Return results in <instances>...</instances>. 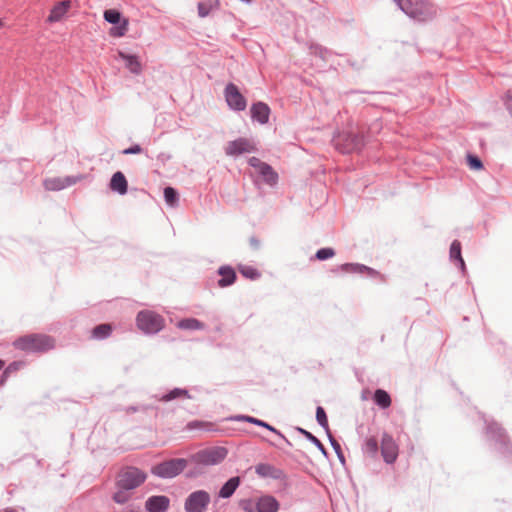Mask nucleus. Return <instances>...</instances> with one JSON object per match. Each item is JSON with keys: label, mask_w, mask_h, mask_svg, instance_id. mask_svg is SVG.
<instances>
[{"label": "nucleus", "mask_w": 512, "mask_h": 512, "mask_svg": "<svg viewBox=\"0 0 512 512\" xmlns=\"http://www.w3.org/2000/svg\"><path fill=\"white\" fill-rule=\"evenodd\" d=\"M409 17L428 21L436 15L435 7L428 0H394Z\"/></svg>", "instance_id": "obj_1"}, {"label": "nucleus", "mask_w": 512, "mask_h": 512, "mask_svg": "<svg viewBox=\"0 0 512 512\" xmlns=\"http://www.w3.org/2000/svg\"><path fill=\"white\" fill-rule=\"evenodd\" d=\"M54 340L43 334H29L19 337L13 346L24 352H45L54 348Z\"/></svg>", "instance_id": "obj_2"}, {"label": "nucleus", "mask_w": 512, "mask_h": 512, "mask_svg": "<svg viewBox=\"0 0 512 512\" xmlns=\"http://www.w3.org/2000/svg\"><path fill=\"white\" fill-rule=\"evenodd\" d=\"M227 456V449L224 447H209L198 451L191 456V461L204 466H211L221 463Z\"/></svg>", "instance_id": "obj_3"}, {"label": "nucleus", "mask_w": 512, "mask_h": 512, "mask_svg": "<svg viewBox=\"0 0 512 512\" xmlns=\"http://www.w3.org/2000/svg\"><path fill=\"white\" fill-rule=\"evenodd\" d=\"M137 326L145 333H157L164 327V318L153 311H141L137 315Z\"/></svg>", "instance_id": "obj_4"}, {"label": "nucleus", "mask_w": 512, "mask_h": 512, "mask_svg": "<svg viewBox=\"0 0 512 512\" xmlns=\"http://www.w3.org/2000/svg\"><path fill=\"white\" fill-rule=\"evenodd\" d=\"M146 474L135 467H129L120 472L117 487L124 490H133L146 480Z\"/></svg>", "instance_id": "obj_5"}, {"label": "nucleus", "mask_w": 512, "mask_h": 512, "mask_svg": "<svg viewBox=\"0 0 512 512\" xmlns=\"http://www.w3.org/2000/svg\"><path fill=\"white\" fill-rule=\"evenodd\" d=\"M187 467V460L183 458L170 459L152 468V473L162 478H173Z\"/></svg>", "instance_id": "obj_6"}, {"label": "nucleus", "mask_w": 512, "mask_h": 512, "mask_svg": "<svg viewBox=\"0 0 512 512\" xmlns=\"http://www.w3.org/2000/svg\"><path fill=\"white\" fill-rule=\"evenodd\" d=\"M211 502L210 494L205 490H197L188 495L184 508L186 512H205Z\"/></svg>", "instance_id": "obj_7"}, {"label": "nucleus", "mask_w": 512, "mask_h": 512, "mask_svg": "<svg viewBox=\"0 0 512 512\" xmlns=\"http://www.w3.org/2000/svg\"><path fill=\"white\" fill-rule=\"evenodd\" d=\"M224 150L227 156L237 157L242 154L254 152L256 150V146L251 139L240 137L227 142Z\"/></svg>", "instance_id": "obj_8"}, {"label": "nucleus", "mask_w": 512, "mask_h": 512, "mask_svg": "<svg viewBox=\"0 0 512 512\" xmlns=\"http://www.w3.org/2000/svg\"><path fill=\"white\" fill-rule=\"evenodd\" d=\"M104 19L112 24H117L109 31L112 37H122L128 30V20L122 19L121 13L115 9H108L104 12Z\"/></svg>", "instance_id": "obj_9"}, {"label": "nucleus", "mask_w": 512, "mask_h": 512, "mask_svg": "<svg viewBox=\"0 0 512 512\" xmlns=\"http://www.w3.org/2000/svg\"><path fill=\"white\" fill-rule=\"evenodd\" d=\"M249 164L255 169V172L262 176L263 180L269 185H275L278 180V174L273 168L265 162H262L259 158L251 157Z\"/></svg>", "instance_id": "obj_10"}, {"label": "nucleus", "mask_w": 512, "mask_h": 512, "mask_svg": "<svg viewBox=\"0 0 512 512\" xmlns=\"http://www.w3.org/2000/svg\"><path fill=\"white\" fill-rule=\"evenodd\" d=\"M399 448L393 437L388 433H383L381 438V454L384 461L388 464L394 463L398 457Z\"/></svg>", "instance_id": "obj_11"}, {"label": "nucleus", "mask_w": 512, "mask_h": 512, "mask_svg": "<svg viewBox=\"0 0 512 512\" xmlns=\"http://www.w3.org/2000/svg\"><path fill=\"white\" fill-rule=\"evenodd\" d=\"M225 98L228 106L237 111H242L246 108V100L239 92L236 85L230 83L225 88Z\"/></svg>", "instance_id": "obj_12"}, {"label": "nucleus", "mask_w": 512, "mask_h": 512, "mask_svg": "<svg viewBox=\"0 0 512 512\" xmlns=\"http://www.w3.org/2000/svg\"><path fill=\"white\" fill-rule=\"evenodd\" d=\"M336 145L343 152L348 153L360 147L361 138L353 133H342L337 137Z\"/></svg>", "instance_id": "obj_13"}, {"label": "nucleus", "mask_w": 512, "mask_h": 512, "mask_svg": "<svg viewBox=\"0 0 512 512\" xmlns=\"http://www.w3.org/2000/svg\"><path fill=\"white\" fill-rule=\"evenodd\" d=\"M71 8V1L64 0L56 3L50 10V14L47 17L48 23H56L61 21Z\"/></svg>", "instance_id": "obj_14"}, {"label": "nucleus", "mask_w": 512, "mask_h": 512, "mask_svg": "<svg viewBox=\"0 0 512 512\" xmlns=\"http://www.w3.org/2000/svg\"><path fill=\"white\" fill-rule=\"evenodd\" d=\"M250 112L252 119L258 121L261 124H266L269 120L270 108L263 102H257L253 104Z\"/></svg>", "instance_id": "obj_15"}, {"label": "nucleus", "mask_w": 512, "mask_h": 512, "mask_svg": "<svg viewBox=\"0 0 512 512\" xmlns=\"http://www.w3.org/2000/svg\"><path fill=\"white\" fill-rule=\"evenodd\" d=\"M169 503L166 496H152L146 501L145 507L149 512H165Z\"/></svg>", "instance_id": "obj_16"}, {"label": "nucleus", "mask_w": 512, "mask_h": 512, "mask_svg": "<svg viewBox=\"0 0 512 512\" xmlns=\"http://www.w3.org/2000/svg\"><path fill=\"white\" fill-rule=\"evenodd\" d=\"M76 183V180L71 177L64 178H50L45 180L44 185L46 189L57 191L62 190Z\"/></svg>", "instance_id": "obj_17"}, {"label": "nucleus", "mask_w": 512, "mask_h": 512, "mask_svg": "<svg viewBox=\"0 0 512 512\" xmlns=\"http://www.w3.org/2000/svg\"><path fill=\"white\" fill-rule=\"evenodd\" d=\"M278 509L279 503L272 496H263L256 502L257 512H277Z\"/></svg>", "instance_id": "obj_18"}, {"label": "nucleus", "mask_w": 512, "mask_h": 512, "mask_svg": "<svg viewBox=\"0 0 512 512\" xmlns=\"http://www.w3.org/2000/svg\"><path fill=\"white\" fill-rule=\"evenodd\" d=\"M110 188L121 195L127 193L128 183L122 172L118 171L113 174L110 181Z\"/></svg>", "instance_id": "obj_19"}, {"label": "nucleus", "mask_w": 512, "mask_h": 512, "mask_svg": "<svg viewBox=\"0 0 512 512\" xmlns=\"http://www.w3.org/2000/svg\"><path fill=\"white\" fill-rule=\"evenodd\" d=\"M218 274L221 278L218 280L219 287H227L232 285L236 280V273L230 266H222L218 270Z\"/></svg>", "instance_id": "obj_20"}, {"label": "nucleus", "mask_w": 512, "mask_h": 512, "mask_svg": "<svg viewBox=\"0 0 512 512\" xmlns=\"http://www.w3.org/2000/svg\"><path fill=\"white\" fill-rule=\"evenodd\" d=\"M118 55L122 60L125 61L126 67L131 73L138 75L142 72V65L137 56L129 55L122 51H120Z\"/></svg>", "instance_id": "obj_21"}, {"label": "nucleus", "mask_w": 512, "mask_h": 512, "mask_svg": "<svg viewBox=\"0 0 512 512\" xmlns=\"http://www.w3.org/2000/svg\"><path fill=\"white\" fill-rule=\"evenodd\" d=\"M240 485V478L239 477H232L230 478L219 490V497L220 498H230L238 486Z\"/></svg>", "instance_id": "obj_22"}, {"label": "nucleus", "mask_w": 512, "mask_h": 512, "mask_svg": "<svg viewBox=\"0 0 512 512\" xmlns=\"http://www.w3.org/2000/svg\"><path fill=\"white\" fill-rule=\"evenodd\" d=\"M219 7L218 0H202L198 3V14L200 17H206L209 13Z\"/></svg>", "instance_id": "obj_23"}, {"label": "nucleus", "mask_w": 512, "mask_h": 512, "mask_svg": "<svg viewBox=\"0 0 512 512\" xmlns=\"http://www.w3.org/2000/svg\"><path fill=\"white\" fill-rule=\"evenodd\" d=\"M374 401L381 408L385 409L391 405L390 395L382 389H377L374 393Z\"/></svg>", "instance_id": "obj_24"}, {"label": "nucleus", "mask_w": 512, "mask_h": 512, "mask_svg": "<svg viewBox=\"0 0 512 512\" xmlns=\"http://www.w3.org/2000/svg\"><path fill=\"white\" fill-rule=\"evenodd\" d=\"M177 326L185 330H200L204 328V324L195 318L183 319L178 322Z\"/></svg>", "instance_id": "obj_25"}, {"label": "nucleus", "mask_w": 512, "mask_h": 512, "mask_svg": "<svg viewBox=\"0 0 512 512\" xmlns=\"http://www.w3.org/2000/svg\"><path fill=\"white\" fill-rule=\"evenodd\" d=\"M450 257L453 260H457L462 269L465 268L464 260L461 256V243L457 240L453 241L450 247Z\"/></svg>", "instance_id": "obj_26"}, {"label": "nucleus", "mask_w": 512, "mask_h": 512, "mask_svg": "<svg viewBox=\"0 0 512 512\" xmlns=\"http://www.w3.org/2000/svg\"><path fill=\"white\" fill-rule=\"evenodd\" d=\"M112 327L110 324H100L96 326L92 331L93 338L103 339L110 335Z\"/></svg>", "instance_id": "obj_27"}, {"label": "nucleus", "mask_w": 512, "mask_h": 512, "mask_svg": "<svg viewBox=\"0 0 512 512\" xmlns=\"http://www.w3.org/2000/svg\"><path fill=\"white\" fill-rule=\"evenodd\" d=\"M364 452L370 455L372 458L377 457L378 453V441L374 437L367 438L364 444Z\"/></svg>", "instance_id": "obj_28"}, {"label": "nucleus", "mask_w": 512, "mask_h": 512, "mask_svg": "<svg viewBox=\"0 0 512 512\" xmlns=\"http://www.w3.org/2000/svg\"><path fill=\"white\" fill-rule=\"evenodd\" d=\"M238 270L245 278L250 279V280H255L260 277L259 271L252 266L239 265Z\"/></svg>", "instance_id": "obj_29"}, {"label": "nucleus", "mask_w": 512, "mask_h": 512, "mask_svg": "<svg viewBox=\"0 0 512 512\" xmlns=\"http://www.w3.org/2000/svg\"><path fill=\"white\" fill-rule=\"evenodd\" d=\"M176 398H189L188 391L180 388H175L171 392L163 395L161 397V400L164 402H168Z\"/></svg>", "instance_id": "obj_30"}, {"label": "nucleus", "mask_w": 512, "mask_h": 512, "mask_svg": "<svg viewBox=\"0 0 512 512\" xmlns=\"http://www.w3.org/2000/svg\"><path fill=\"white\" fill-rule=\"evenodd\" d=\"M164 198L168 205L175 206L178 201V194L172 187H166L164 189Z\"/></svg>", "instance_id": "obj_31"}, {"label": "nucleus", "mask_w": 512, "mask_h": 512, "mask_svg": "<svg viewBox=\"0 0 512 512\" xmlns=\"http://www.w3.org/2000/svg\"><path fill=\"white\" fill-rule=\"evenodd\" d=\"M130 490L118 488L113 495V500L118 504H124L131 498Z\"/></svg>", "instance_id": "obj_32"}, {"label": "nucleus", "mask_w": 512, "mask_h": 512, "mask_svg": "<svg viewBox=\"0 0 512 512\" xmlns=\"http://www.w3.org/2000/svg\"><path fill=\"white\" fill-rule=\"evenodd\" d=\"M340 269L346 273H364L365 265L346 263L341 265Z\"/></svg>", "instance_id": "obj_33"}, {"label": "nucleus", "mask_w": 512, "mask_h": 512, "mask_svg": "<svg viewBox=\"0 0 512 512\" xmlns=\"http://www.w3.org/2000/svg\"><path fill=\"white\" fill-rule=\"evenodd\" d=\"M316 419L317 422L325 429H329L328 419L326 413L322 407H317L316 409Z\"/></svg>", "instance_id": "obj_34"}, {"label": "nucleus", "mask_w": 512, "mask_h": 512, "mask_svg": "<svg viewBox=\"0 0 512 512\" xmlns=\"http://www.w3.org/2000/svg\"><path fill=\"white\" fill-rule=\"evenodd\" d=\"M275 469L268 464H259L256 466V473L262 477L273 476Z\"/></svg>", "instance_id": "obj_35"}, {"label": "nucleus", "mask_w": 512, "mask_h": 512, "mask_svg": "<svg viewBox=\"0 0 512 512\" xmlns=\"http://www.w3.org/2000/svg\"><path fill=\"white\" fill-rule=\"evenodd\" d=\"M335 255V251L332 248H322L316 252V258L318 260H326L332 258Z\"/></svg>", "instance_id": "obj_36"}, {"label": "nucleus", "mask_w": 512, "mask_h": 512, "mask_svg": "<svg viewBox=\"0 0 512 512\" xmlns=\"http://www.w3.org/2000/svg\"><path fill=\"white\" fill-rule=\"evenodd\" d=\"M467 162L469 167L473 170H480L483 168L481 160L476 156L468 155Z\"/></svg>", "instance_id": "obj_37"}, {"label": "nucleus", "mask_w": 512, "mask_h": 512, "mask_svg": "<svg viewBox=\"0 0 512 512\" xmlns=\"http://www.w3.org/2000/svg\"><path fill=\"white\" fill-rule=\"evenodd\" d=\"M243 420L247 421V422H250V423H253V424H256V425H259V426H262V427H265L275 433H277V430L275 428H273L272 426H270L269 424L259 420V419H256V418H253V417H250V416H245L242 418Z\"/></svg>", "instance_id": "obj_38"}, {"label": "nucleus", "mask_w": 512, "mask_h": 512, "mask_svg": "<svg viewBox=\"0 0 512 512\" xmlns=\"http://www.w3.org/2000/svg\"><path fill=\"white\" fill-rule=\"evenodd\" d=\"M24 366V362L23 361H15V362H12L11 364H9V366L6 368L5 370V374H9V373H12L14 371H17L19 370L20 368H22Z\"/></svg>", "instance_id": "obj_39"}, {"label": "nucleus", "mask_w": 512, "mask_h": 512, "mask_svg": "<svg viewBox=\"0 0 512 512\" xmlns=\"http://www.w3.org/2000/svg\"><path fill=\"white\" fill-rule=\"evenodd\" d=\"M240 506H241V508L245 512H257V510H256V503L254 504L250 500H246V501L241 502Z\"/></svg>", "instance_id": "obj_40"}, {"label": "nucleus", "mask_w": 512, "mask_h": 512, "mask_svg": "<svg viewBox=\"0 0 512 512\" xmlns=\"http://www.w3.org/2000/svg\"><path fill=\"white\" fill-rule=\"evenodd\" d=\"M142 152V148L139 145H134L130 148L123 150V154H139Z\"/></svg>", "instance_id": "obj_41"}, {"label": "nucleus", "mask_w": 512, "mask_h": 512, "mask_svg": "<svg viewBox=\"0 0 512 512\" xmlns=\"http://www.w3.org/2000/svg\"><path fill=\"white\" fill-rule=\"evenodd\" d=\"M303 432H304V434L306 435V437H307L308 439H310L313 443H315V444H316L317 446H319L320 448H322V447H323V446H322V444H321V442H320V441H319L315 436H313L311 433H309V432H307V431H303Z\"/></svg>", "instance_id": "obj_42"}, {"label": "nucleus", "mask_w": 512, "mask_h": 512, "mask_svg": "<svg viewBox=\"0 0 512 512\" xmlns=\"http://www.w3.org/2000/svg\"><path fill=\"white\" fill-rule=\"evenodd\" d=\"M364 273L370 275V276H375V275H378V272L370 267H367L365 266V269H364Z\"/></svg>", "instance_id": "obj_43"}, {"label": "nucleus", "mask_w": 512, "mask_h": 512, "mask_svg": "<svg viewBox=\"0 0 512 512\" xmlns=\"http://www.w3.org/2000/svg\"><path fill=\"white\" fill-rule=\"evenodd\" d=\"M202 426H203V423L202 422H198V421L190 422L188 424V428H190V429L198 428V427H202Z\"/></svg>", "instance_id": "obj_44"}, {"label": "nucleus", "mask_w": 512, "mask_h": 512, "mask_svg": "<svg viewBox=\"0 0 512 512\" xmlns=\"http://www.w3.org/2000/svg\"><path fill=\"white\" fill-rule=\"evenodd\" d=\"M5 362L3 360H0V370L2 369V367L4 366Z\"/></svg>", "instance_id": "obj_45"}, {"label": "nucleus", "mask_w": 512, "mask_h": 512, "mask_svg": "<svg viewBox=\"0 0 512 512\" xmlns=\"http://www.w3.org/2000/svg\"><path fill=\"white\" fill-rule=\"evenodd\" d=\"M4 512H15L14 510L10 509V510H6Z\"/></svg>", "instance_id": "obj_46"}]
</instances>
